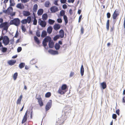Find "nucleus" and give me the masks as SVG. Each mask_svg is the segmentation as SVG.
<instances>
[{
    "mask_svg": "<svg viewBox=\"0 0 125 125\" xmlns=\"http://www.w3.org/2000/svg\"><path fill=\"white\" fill-rule=\"evenodd\" d=\"M67 88V86L66 84H63L61 87L59 88L57 92L60 94L61 95L63 94L66 92L67 91L66 89Z\"/></svg>",
    "mask_w": 125,
    "mask_h": 125,
    "instance_id": "obj_1",
    "label": "nucleus"
},
{
    "mask_svg": "<svg viewBox=\"0 0 125 125\" xmlns=\"http://www.w3.org/2000/svg\"><path fill=\"white\" fill-rule=\"evenodd\" d=\"M21 21L18 18H15L11 20L10 23V25H14L18 26L20 24Z\"/></svg>",
    "mask_w": 125,
    "mask_h": 125,
    "instance_id": "obj_2",
    "label": "nucleus"
},
{
    "mask_svg": "<svg viewBox=\"0 0 125 125\" xmlns=\"http://www.w3.org/2000/svg\"><path fill=\"white\" fill-rule=\"evenodd\" d=\"M10 25L8 22H2L0 24V28H3V30L7 31L8 28Z\"/></svg>",
    "mask_w": 125,
    "mask_h": 125,
    "instance_id": "obj_3",
    "label": "nucleus"
},
{
    "mask_svg": "<svg viewBox=\"0 0 125 125\" xmlns=\"http://www.w3.org/2000/svg\"><path fill=\"white\" fill-rule=\"evenodd\" d=\"M36 98L37 99L39 104L40 107H42L43 105L42 98L40 95L36 94Z\"/></svg>",
    "mask_w": 125,
    "mask_h": 125,
    "instance_id": "obj_4",
    "label": "nucleus"
},
{
    "mask_svg": "<svg viewBox=\"0 0 125 125\" xmlns=\"http://www.w3.org/2000/svg\"><path fill=\"white\" fill-rule=\"evenodd\" d=\"M31 21V18L30 16L28 17L27 19H25L22 20L21 22L23 24H25L28 23V24L30 23Z\"/></svg>",
    "mask_w": 125,
    "mask_h": 125,
    "instance_id": "obj_5",
    "label": "nucleus"
},
{
    "mask_svg": "<svg viewBox=\"0 0 125 125\" xmlns=\"http://www.w3.org/2000/svg\"><path fill=\"white\" fill-rule=\"evenodd\" d=\"M3 43L5 45H8L9 43L10 39L8 36H5L3 37Z\"/></svg>",
    "mask_w": 125,
    "mask_h": 125,
    "instance_id": "obj_6",
    "label": "nucleus"
},
{
    "mask_svg": "<svg viewBox=\"0 0 125 125\" xmlns=\"http://www.w3.org/2000/svg\"><path fill=\"white\" fill-rule=\"evenodd\" d=\"M38 23L42 27H45L46 25V21L42 20L40 19H39Z\"/></svg>",
    "mask_w": 125,
    "mask_h": 125,
    "instance_id": "obj_7",
    "label": "nucleus"
},
{
    "mask_svg": "<svg viewBox=\"0 0 125 125\" xmlns=\"http://www.w3.org/2000/svg\"><path fill=\"white\" fill-rule=\"evenodd\" d=\"M13 10V8L11 7H9L6 10H3V12L4 13H7L8 15L11 14V13Z\"/></svg>",
    "mask_w": 125,
    "mask_h": 125,
    "instance_id": "obj_8",
    "label": "nucleus"
},
{
    "mask_svg": "<svg viewBox=\"0 0 125 125\" xmlns=\"http://www.w3.org/2000/svg\"><path fill=\"white\" fill-rule=\"evenodd\" d=\"M52 105V101L51 100L49 102H48L45 107V109L46 111H47L50 108H51Z\"/></svg>",
    "mask_w": 125,
    "mask_h": 125,
    "instance_id": "obj_9",
    "label": "nucleus"
},
{
    "mask_svg": "<svg viewBox=\"0 0 125 125\" xmlns=\"http://www.w3.org/2000/svg\"><path fill=\"white\" fill-rule=\"evenodd\" d=\"M50 10L52 13H54L58 11L59 10L58 8L56 6H53L50 8Z\"/></svg>",
    "mask_w": 125,
    "mask_h": 125,
    "instance_id": "obj_10",
    "label": "nucleus"
},
{
    "mask_svg": "<svg viewBox=\"0 0 125 125\" xmlns=\"http://www.w3.org/2000/svg\"><path fill=\"white\" fill-rule=\"evenodd\" d=\"M27 111L24 115L22 120L21 122L22 124L24 123L27 121Z\"/></svg>",
    "mask_w": 125,
    "mask_h": 125,
    "instance_id": "obj_11",
    "label": "nucleus"
},
{
    "mask_svg": "<svg viewBox=\"0 0 125 125\" xmlns=\"http://www.w3.org/2000/svg\"><path fill=\"white\" fill-rule=\"evenodd\" d=\"M117 12L116 11V10H115L113 13L112 15V16L113 19H116L117 17L119 15V14L118 13H117Z\"/></svg>",
    "mask_w": 125,
    "mask_h": 125,
    "instance_id": "obj_12",
    "label": "nucleus"
},
{
    "mask_svg": "<svg viewBox=\"0 0 125 125\" xmlns=\"http://www.w3.org/2000/svg\"><path fill=\"white\" fill-rule=\"evenodd\" d=\"M22 13L24 16H28L30 15L31 14L30 12L28 11H23L22 12Z\"/></svg>",
    "mask_w": 125,
    "mask_h": 125,
    "instance_id": "obj_13",
    "label": "nucleus"
},
{
    "mask_svg": "<svg viewBox=\"0 0 125 125\" xmlns=\"http://www.w3.org/2000/svg\"><path fill=\"white\" fill-rule=\"evenodd\" d=\"M37 9V5L36 4H35L33 6V14L34 15H35L34 13H35L36 12Z\"/></svg>",
    "mask_w": 125,
    "mask_h": 125,
    "instance_id": "obj_14",
    "label": "nucleus"
},
{
    "mask_svg": "<svg viewBox=\"0 0 125 125\" xmlns=\"http://www.w3.org/2000/svg\"><path fill=\"white\" fill-rule=\"evenodd\" d=\"M53 28L56 31H57L60 29L61 26L60 25L58 24H56L53 26Z\"/></svg>",
    "mask_w": 125,
    "mask_h": 125,
    "instance_id": "obj_15",
    "label": "nucleus"
},
{
    "mask_svg": "<svg viewBox=\"0 0 125 125\" xmlns=\"http://www.w3.org/2000/svg\"><path fill=\"white\" fill-rule=\"evenodd\" d=\"M59 36L61 38H63L64 36V33L63 30L61 29L59 31Z\"/></svg>",
    "mask_w": 125,
    "mask_h": 125,
    "instance_id": "obj_16",
    "label": "nucleus"
},
{
    "mask_svg": "<svg viewBox=\"0 0 125 125\" xmlns=\"http://www.w3.org/2000/svg\"><path fill=\"white\" fill-rule=\"evenodd\" d=\"M48 52L52 54H57L58 53L57 51H54L52 50H49L48 51Z\"/></svg>",
    "mask_w": 125,
    "mask_h": 125,
    "instance_id": "obj_17",
    "label": "nucleus"
},
{
    "mask_svg": "<svg viewBox=\"0 0 125 125\" xmlns=\"http://www.w3.org/2000/svg\"><path fill=\"white\" fill-rule=\"evenodd\" d=\"M16 62L15 60H10L8 61V63L9 65H14Z\"/></svg>",
    "mask_w": 125,
    "mask_h": 125,
    "instance_id": "obj_18",
    "label": "nucleus"
},
{
    "mask_svg": "<svg viewBox=\"0 0 125 125\" xmlns=\"http://www.w3.org/2000/svg\"><path fill=\"white\" fill-rule=\"evenodd\" d=\"M22 98V96L21 95L19 98L17 99L16 102V104H20L21 103V99Z\"/></svg>",
    "mask_w": 125,
    "mask_h": 125,
    "instance_id": "obj_19",
    "label": "nucleus"
},
{
    "mask_svg": "<svg viewBox=\"0 0 125 125\" xmlns=\"http://www.w3.org/2000/svg\"><path fill=\"white\" fill-rule=\"evenodd\" d=\"M52 28L51 26H50L48 27L47 29V31L48 33L49 34H51L52 31Z\"/></svg>",
    "mask_w": 125,
    "mask_h": 125,
    "instance_id": "obj_20",
    "label": "nucleus"
},
{
    "mask_svg": "<svg viewBox=\"0 0 125 125\" xmlns=\"http://www.w3.org/2000/svg\"><path fill=\"white\" fill-rule=\"evenodd\" d=\"M54 43L53 41H50L49 42V46L50 48H52L54 46Z\"/></svg>",
    "mask_w": 125,
    "mask_h": 125,
    "instance_id": "obj_21",
    "label": "nucleus"
},
{
    "mask_svg": "<svg viewBox=\"0 0 125 125\" xmlns=\"http://www.w3.org/2000/svg\"><path fill=\"white\" fill-rule=\"evenodd\" d=\"M43 12V10L42 9H39L37 12V14L38 15H41L42 14Z\"/></svg>",
    "mask_w": 125,
    "mask_h": 125,
    "instance_id": "obj_22",
    "label": "nucleus"
},
{
    "mask_svg": "<svg viewBox=\"0 0 125 125\" xmlns=\"http://www.w3.org/2000/svg\"><path fill=\"white\" fill-rule=\"evenodd\" d=\"M100 85L103 89H104L106 88V84L105 82H103L101 83Z\"/></svg>",
    "mask_w": 125,
    "mask_h": 125,
    "instance_id": "obj_23",
    "label": "nucleus"
},
{
    "mask_svg": "<svg viewBox=\"0 0 125 125\" xmlns=\"http://www.w3.org/2000/svg\"><path fill=\"white\" fill-rule=\"evenodd\" d=\"M43 40L46 42H48L51 40V38L50 37L47 36Z\"/></svg>",
    "mask_w": 125,
    "mask_h": 125,
    "instance_id": "obj_24",
    "label": "nucleus"
},
{
    "mask_svg": "<svg viewBox=\"0 0 125 125\" xmlns=\"http://www.w3.org/2000/svg\"><path fill=\"white\" fill-rule=\"evenodd\" d=\"M42 18L44 21L46 20L48 18V15L47 14L45 13L43 14L42 15Z\"/></svg>",
    "mask_w": 125,
    "mask_h": 125,
    "instance_id": "obj_25",
    "label": "nucleus"
},
{
    "mask_svg": "<svg viewBox=\"0 0 125 125\" xmlns=\"http://www.w3.org/2000/svg\"><path fill=\"white\" fill-rule=\"evenodd\" d=\"M84 68L83 65H82L80 69V73L82 76L83 75L84 72Z\"/></svg>",
    "mask_w": 125,
    "mask_h": 125,
    "instance_id": "obj_26",
    "label": "nucleus"
},
{
    "mask_svg": "<svg viewBox=\"0 0 125 125\" xmlns=\"http://www.w3.org/2000/svg\"><path fill=\"white\" fill-rule=\"evenodd\" d=\"M47 35V33L45 31H42L41 35V37L42 38H44Z\"/></svg>",
    "mask_w": 125,
    "mask_h": 125,
    "instance_id": "obj_27",
    "label": "nucleus"
},
{
    "mask_svg": "<svg viewBox=\"0 0 125 125\" xmlns=\"http://www.w3.org/2000/svg\"><path fill=\"white\" fill-rule=\"evenodd\" d=\"M51 5L50 2L48 1H46L45 3L44 6L46 7H49V6Z\"/></svg>",
    "mask_w": 125,
    "mask_h": 125,
    "instance_id": "obj_28",
    "label": "nucleus"
},
{
    "mask_svg": "<svg viewBox=\"0 0 125 125\" xmlns=\"http://www.w3.org/2000/svg\"><path fill=\"white\" fill-rule=\"evenodd\" d=\"M17 7L20 9H22L24 8L23 5H21V3H19L17 4Z\"/></svg>",
    "mask_w": 125,
    "mask_h": 125,
    "instance_id": "obj_29",
    "label": "nucleus"
},
{
    "mask_svg": "<svg viewBox=\"0 0 125 125\" xmlns=\"http://www.w3.org/2000/svg\"><path fill=\"white\" fill-rule=\"evenodd\" d=\"M54 47L57 50H59L60 49V46L59 44L56 43Z\"/></svg>",
    "mask_w": 125,
    "mask_h": 125,
    "instance_id": "obj_30",
    "label": "nucleus"
},
{
    "mask_svg": "<svg viewBox=\"0 0 125 125\" xmlns=\"http://www.w3.org/2000/svg\"><path fill=\"white\" fill-rule=\"evenodd\" d=\"M63 19L65 22V24L66 25L68 23V20L67 18L66 15L63 16Z\"/></svg>",
    "mask_w": 125,
    "mask_h": 125,
    "instance_id": "obj_31",
    "label": "nucleus"
},
{
    "mask_svg": "<svg viewBox=\"0 0 125 125\" xmlns=\"http://www.w3.org/2000/svg\"><path fill=\"white\" fill-rule=\"evenodd\" d=\"M10 6H13L15 4L14 0H10Z\"/></svg>",
    "mask_w": 125,
    "mask_h": 125,
    "instance_id": "obj_32",
    "label": "nucleus"
},
{
    "mask_svg": "<svg viewBox=\"0 0 125 125\" xmlns=\"http://www.w3.org/2000/svg\"><path fill=\"white\" fill-rule=\"evenodd\" d=\"M109 20H108L107 21L106 23V28L107 30H108L109 29Z\"/></svg>",
    "mask_w": 125,
    "mask_h": 125,
    "instance_id": "obj_33",
    "label": "nucleus"
},
{
    "mask_svg": "<svg viewBox=\"0 0 125 125\" xmlns=\"http://www.w3.org/2000/svg\"><path fill=\"white\" fill-rule=\"evenodd\" d=\"M25 63H21L19 65V68L21 69L23 68L25 66Z\"/></svg>",
    "mask_w": 125,
    "mask_h": 125,
    "instance_id": "obj_34",
    "label": "nucleus"
},
{
    "mask_svg": "<svg viewBox=\"0 0 125 125\" xmlns=\"http://www.w3.org/2000/svg\"><path fill=\"white\" fill-rule=\"evenodd\" d=\"M34 38L35 42L38 44H39L40 43V42L38 38L36 36H35Z\"/></svg>",
    "mask_w": 125,
    "mask_h": 125,
    "instance_id": "obj_35",
    "label": "nucleus"
},
{
    "mask_svg": "<svg viewBox=\"0 0 125 125\" xmlns=\"http://www.w3.org/2000/svg\"><path fill=\"white\" fill-rule=\"evenodd\" d=\"M55 22V21L51 19H49L48 20V23L51 25H53Z\"/></svg>",
    "mask_w": 125,
    "mask_h": 125,
    "instance_id": "obj_36",
    "label": "nucleus"
},
{
    "mask_svg": "<svg viewBox=\"0 0 125 125\" xmlns=\"http://www.w3.org/2000/svg\"><path fill=\"white\" fill-rule=\"evenodd\" d=\"M51 95V93L50 92H48L45 94V97L47 98L49 97Z\"/></svg>",
    "mask_w": 125,
    "mask_h": 125,
    "instance_id": "obj_37",
    "label": "nucleus"
},
{
    "mask_svg": "<svg viewBox=\"0 0 125 125\" xmlns=\"http://www.w3.org/2000/svg\"><path fill=\"white\" fill-rule=\"evenodd\" d=\"M34 19L33 21V24L35 25H37V21L36 19V17L35 16V15H34Z\"/></svg>",
    "mask_w": 125,
    "mask_h": 125,
    "instance_id": "obj_38",
    "label": "nucleus"
},
{
    "mask_svg": "<svg viewBox=\"0 0 125 125\" xmlns=\"http://www.w3.org/2000/svg\"><path fill=\"white\" fill-rule=\"evenodd\" d=\"M18 76V73H14L13 76V78L14 80H15L17 78Z\"/></svg>",
    "mask_w": 125,
    "mask_h": 125,
    "instance_id": "obj_39",
    "label": "nucleus"
},
{
    "mask_svg": "<svg viewBox=\"0 0 125 125\" xmlns=\"http://www.w3.org/2000/svg\"><path fill=\"white\" fill-rule=\"evenodd\" d=\"M65 12L63 10H62L60 12V14L61 16H63L65 15Z\"/></svg>",
    "mask_w": 125,
    "mask_h": 125,
    "instance_id": "obj_40",
    "label": "nucleus"
},
{
    "mask_svg": "<svg viewBox=\"0 0 125 125\" xmlns=\"http://www.w3.org/2000/svg\"><path fill=\"white\" fill-rule=\"evenodd\" d=\"M21 29L22 31L25 32L26 31V29L25 27L24 26L22 25H21Z\"/></svg>",
    "mask_w": 125,
    "mask_h": 125,
    "instance_id": "obj_41",
    "label": "nucleus"
},
{
    "mask_svg": "<svg viewBox=\"0 0 125 125\" xmlns=\"http://www.w3.org/2000/svg\"><path fill=\"white\" fill-rule=\"evenodd\" d=\"M60 37L59 35H57L54 37L53 40L55 41H56L57 39H59Z\"/></svg>",
    "mask_w": 125,
    "mask_h": 125,
    "instance_id": "obj_42",
    "label": "nucleus"
},
{
    "mask_svg": "<svg viewBox=\"0 0 125 125\" xmlns=\"http://www.w3.org/2000/svg\"><path fill=\"white\" fill-rule=\"evenodd\" d=\"M7 50V48L5 47H3L2 51L3 52H6Z\"/></svg>",
    "mask_w": 125,
    "mask_h": 125,
    "instance_id": "obj_43",
    "label": "nucleus"
},
{
    "mask_svg": "<svg viewBox=\"0 0 125 125\" xmlns=\"http://www.w3.org/2000/svg\"><path fill=\"white\" fill-rule=\"evenodd\" d=\"M117 117L116 115L115 114H114L112 115V117L113 119H116Z\"/></svg>",
    "mask_w": 125,
    "mask_h": 125,
    "instance_id": "obj_44",
    "label": "nucleus"
},
{
    "mask_svg": "<svg viewBox=\"0 0 125 125\" xmlns=\"http://www.w3.org/2000/svg\"><path fill=\"white\" fill-rule=\"evenodd\" d=\"M36 35L38 37H40V33L39 31H37L36 32Z\"/></svg>",
    "mask_w": 125,
    "mask_h": 125,
    "instance_id": "obj_45",
    "label": "nucleus"
},
{
    "mask_svg": "<svg viewBox=\"0 0 125 125\" xmlns=\"http://www.w3.org/2000/svg\"><path fill=\"white\" fill-rule=\"evenodd\" d=\"M22 50V48L21 47H19L17 49V51L18 52H20Z\"/></svg>",
    "mask_w": 125,
    "mask_h": 125,
    "instance_id": "obj_46",
    "label": "nucleus"
},
{
    "mask_svg": "<svg viewBox=\"0 0 125 125\" xmlns=\"http://www.w3.org/2000/svg\"><path fill=\"white\" fill-rule=\"evenodd\" d=\"M84 29L83 27H82L81 28V33L82 34L83 33Z\"/></svg>",
    "mask_w": 125,
    "mask_h": 125,
    "instance_id": "obj_47",
    "label": "nucleus"
},
{
    "mask_svg": "<svg viewBox=\"0 0 125 125\" xmlns=\"http://www.w3.org/2000/svg\"><path fill=\"white\" fill-rule=\"evenodd\" d=\"M46 42L45 41H44L43 40V41L42 42V44L43 45L44 47L46 46L47 45Z\"/></svg>",
    "mask_w": 125,
    "mask_h": 125,
    "instance_id": "obj_48",
    "label": "nucleus"
},
{
    "mask_svg": "<svg viewBox=\"0 0 125 125\" xmlns=\"http://www.w3.org/2000/svg\"><path fill=\"white\" fill-rule=\"evenodd\" d=\"M107 17L108 18H110L111 17V14L109 12H108L107 13Z\"/></svg>",
    "mask_w": 125,
    "mask_h": 125,
    "instance_id": "obj_49",
    "label": "nucleus"
},
{
    "mask_svg": "<svg viewBox=\"0 0 125 125\" xmlns=\"http://www.w3.org/2000/svg\"><path fill=\"white\" fill-rule=\"evenodd\" d=\"M60 1L62 3L64 4L66 3V0H61Z\"/></svg>",
    "mask_w": 125,
    "mask_h": 125,
    "instance_id": "obj_50",
    "label": "nucleus"
},
{
    "mask_svg": "<svg viewBox=\"0 0 125 125\" xmlns=\"http://www.w3.org/2000/svg\"><path fill=\"white\" fill-rule=\"evenodd\" d=\"M57 21L58 23H61L62 22V20L61 19H57Z\"/></svg>",
    "mask_w": 125,
    "mask_h": 125,
    "instance_id": "obj_51",
    "label": "nucleus"
},
{
    "mask_svg": "<svg viewBox=\"0 0 125 125\" xmlns=\"http://www.w3.org/2000/svg\"><path fill=\"white\" fill-rule=\"evenodd\" d=\"M74 73L73 72H71L70 74V77H72L74 75Z\"/></svg>",
    "mask_w": 125,
    "mask_h": 125,
    "instance_id": "obj_52",
    "label": "nucleus"
},
{
    "mask_svg": "<svg viewBox=\"0 0 125 125\" xmlns=\"http://www.w3.org/2000/svg\"><path fill=\"white\" fill-rule=\"evenodd\" d=\"M120 110L119 109H118L116 111V113L117 114V115H120V113H119Z\"/></svg>",
    "mask_w": 125,
    "mask_h": 125,
    "instance_id": "obj_53",
    "label": "nucleus"
},
{
    "mask_svg": "<svg viewBox=\"0 0 125 125\" xmlns=\"http://www.w3.org/2000/svg\"><path fill=\"white\" fill-rule=\"evenodd\" d=\"M75 0H68V3H73L74 1Z\"/></svg>",
    "mask_w": 125,
    "mask_h": 125,
    "instance_id": "obj_54",
    "label": "nucleus"
},
{
    "mask_svg": "<svg viewBox=\"0 0 125 125\" xmlns=\"http://www.w3.org/2000/svg\"><path fill=\"white\" fill-rule=\"evenodd\" d=\"M62 7L63 9H65L67 8V7L66 5L64 4L63 5Z\"/></svg>",
    "mask_w": 125,
    "mask_h": 125,
    "instance_id": "obj_55",
    "label": "nucleus"
},
{
    "mask_svg": "<svg viewBox=\"0 0 125 125\" xmlns=\"http://www.w3.org/2000/svg\"><path fill=\"white\" fill-rule=\"evenodd\" d=\"M82 17V15H80V16L79 18V21H78L79 22H80L81 21Z\"/></svg>",
    "mask_w": 125,
    "mask_h": 125,
    "instance_id": "obj_56",
    "label": "nucleus"
},
{
    "mask_svg": "<svg viewBox=\"0 0 125 125\" xmlns=\"http://www.w3.org/2000/svg\"><path fill=\"white\" fill-rule=\"evenodd\" d=\"M18 35V33L17 31L16 33L14 36V37L17 38Z\"/></svg>",
    "mask_w": 125,
    "mask_h": 125,
    "instance_id": "obj_57",
    "label": "nucleus"
},
{
    "mask_svg": "<svg viewBox=\"0 0 125 125\" xmlns=\"http://www.w3.org/2000/svg\"><path fill=\"white\" fill-rule=\"evenodd\" d=\"M58 0H55L54 2V4L58 6V5L57 3Z\"/></svg>",
    "mask_w": 125,
    "mask_h": 125,
    "instance_id": "obj_58",
    "label": "nucleus"
},
{
    "mask_svg": "<svg viewBox=\"0 0 125 125\" xmlns=\"http://www.w3.org/2000/svg\"><path fill=\"white\" fill-rule=\"evenodd\" d=\"M2 1L4 0L3 3L4 4H6L8 2L9 0H1Z\"/></svg>",
    "mask_w": 125,
    "mask_h": 125,
    "instance_id": "obj_59",
    "label": "nucleus"
},
{
    "mask_svg": "<svg viewBox=\"0 0 125 125\" xmlns=\"http://www.w3.org/2000/svg\"><path fill=\"white\" fill-rule=\"evenodd\" d=\"M67 107H65L64 109V111L65 112H67V111L68 110H68V109H67Z\"/></svg>",
    "mask_w": 125,
    "mask_h": 125,
    "instance_id": "obj_60",
    "label": "nucleus"
},
{
    "mask_svg": "<svg viewBox=\"0 0 125 125\" xmlns=\"http://www.w3.org/2000/svg\"><path fill=\"white\" fill-rule=\"evenodd\" d=\"M3 22V19L2 18H0V23H2Z\"/></svg>",
    "mask_w": 125,
    "mask_h": 125,
    "instance_id": "obj_61",
    "label": "nucleus"
},
{
    "mask_svg": "<svg viewBox=\"0 0 125 125\" xmlns=\"http://www.w3.org/2000/svg\"><path fill=\"white\" fill-rule=\"evenodd\" d=\"M69 12L71 14H72L73 13L72 10L71 9H70V10L69 11Z\"/></svg>",
    "mask_w": 125,
    "mask_h": 125,
    "instance_id": "obj_62",
    "label": "nucleus"
},
{
    "mask_svg": "<svg viewBox=\"0 0 125 125\" xmlns=\"http://www.w3.org/2000/svg\"><path fill=\"white\" fill-rule=\"evenodd\" d=\"M58 43L59 44L62 45V41H59Z\"/></svg>",
    "mask_w": 125,
    "mask_h": 125,
    "instance_id": "obj_63",
    "label": "nucleus"
},
{
    "mask_svg": "<svg viewBox=\"0 0 125 125\" xmlns=\"http://www.w3.org/2000/svg\"><path fill=\"white\" fill-rule=\"evenodd\" d=\"M10 41H11V43L12 44H13L14 42V40L13 39L12 40H10Z\"/></svg>",
    "mask_w": 125,
    "mask_h": 125,
    "instance_id": "obj_64",
    "label": "nucleus"
}]
</instances>
